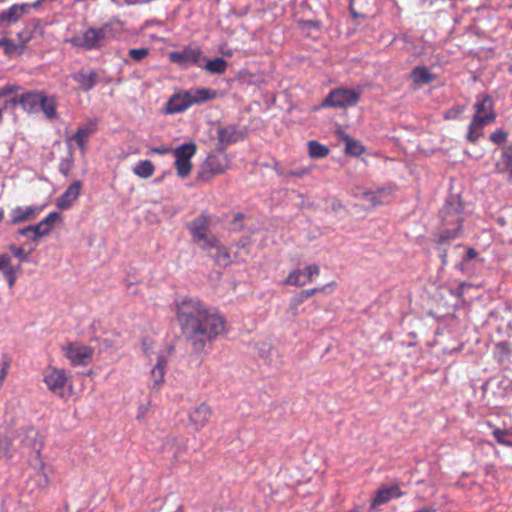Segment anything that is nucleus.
Masks as SVG:
<instances>
[{"label": "nucleus", "instance_id": "nucleus-51", "mask_svg": "<svg viewBox=\"0 0 512 512\" xmlns=\"http://www.w3.org/2000/svg\"><path fill=\"white\" fill-rule=\"evenodd\" d=\"M10 257L6 254H0V270L4 272L6 269H10Z\"/></svg>", "mask_w": 512, "mask_h": 512}, {"label": "nucleus", "instance_id": "nucleus-5", "mask_svg": "<svg viewBox=\"0 0 512 512\" xmlns=\"http://www.w3.org/2000/svg\"><path fill=\"white\" fill-rule=\"evenodd\" d=\"M217 91L212 88H197L174 93L166 102L164 113L167 115L182 113L194 104L215 99Z\"/></svg>", "mask_w": 512, "mask_h": 512}, {"label": "nucleus", "instance_id": "nucleus-20", "mask_svg": "<svg viewBox=\"0 0 512 512\" xmlns=\"http://www.w3.org/2000/svg\"><path fill=\"white\" fill-rule=\"evenodd\" d=\"M492 122L486 121L479 117H472L465 135L466 140L471 144H476L482 137H484V128Z\"/></svg>", "mask_w": 512, "mask_h": 512}, {"label": "nucleus", "instance_id": "nucleus-16", "mask_svg": "<svg viewBox=\"0 0 512 512\" xmlns=\"http://www.w3.org/2000/svg\"><path fill=\"white\" fill-rule=\"evenodd\" d=\"M25 5L13 4L8 9L0 12V31L8 29L16 24L25 15Z\"/></svg>", "mask_w": 512, "mask_h": 512}, {"label": "nucleus", "instance_id": "nucleus-56", "mask_svg": "<svg viewBox=\"0 0 512 512\" xmlns=\"http://www.w3.org/2000/svg\"><path fill=\"white\" fill-rule=\"evenodd\" d=\"M82 187V184L80 181H75L72 183L65 192H78Z\"/></svg>", "mask_w": 512, "mask_h": 512}, {"label": "nucleus", "instance_id": "nucleus-30", "mask_svg": "<svg viewBox=\"0 0 512 512\" xmlns=\"http://www.w3.org/2000/svg\"><path fill=\"white\" fill-rule=\"evenodd\" d=\"M0 46L3 48L4 53L9 57L13 55H22L24 53L23 45H19V43H16L9 38H2Z\"/></svg>", "mask_w": 512, "mask_h": 512}, {"label": "nucleus", "instance_id": "nucleus-1", "mask_svg": "<svg viewBox=\"0 0 512 512\" xmlns=\"http://www.w3.org/2000/svg\"><path fill=\"white\" fill-rule=\"evenodd\" d=\"M175 307L182 334L195 352H202L207 343L225 332L224 316L200 299L184 297L176 302Z\"/></svg>", "mask_w": 512, "mask_h": 512}, {"label": "nucleus", "instance_id": "nucleus-33", "mask_svg": "<svg viewBox=\"0 0 512 512\" xmlns=\"http://www.w3.org/2000/svg\"><path fill=\"white\" fill-rule=\"evenodd\" d=\"M492 435L499 444L512 447V430L493 427Z\"/></svg>", "mask_w": 512, "mask_h": 512}, {"label": "nucleus", "instance_id": "nucleus-22", "mask_svg": "<svg viewBox=\"0 0 512 512\" xmlns=\"http://www.w3.org/2000/svg\"><path fill=\"white\" fill-rule=\"evenodd\" d=\"M211 414V409L207 405L201 404L190 412L189 419L196 429H201L207 424Z\"/></svg>", "mask_w": 512, "mask_h": 512}, {"label": "nucleus", "instance_id": "nucleus-11", "mask_svg": "<svg viewBox=\"0 0 512 512\" xmlns=\"http://www.w3.org/2000/svg\"><path fill=\"white\" fill-rule=\"evenodd\" d=\"M202 59H204V57L199 47L187 46L181 51H172L169 53V60L182 67L199 65Z\"/></svg>", "mask_w": 512, "mask_h": 512}, {"label": "nucleus", "instance_id": "nucleus-36", "mask_svg": "<svg viewBox=\"0 0 512 512\" xmlns=\"http://www.w3.org/2000/svg\"><path fill=\"white\" fill-rule=\"evenodd\" d=\"M365 152V147L360 141L353 139H347L345 143V153L352 156H360Z\"/></svg>", "mask_w": 512, "mask_h": 512}, {"label": "nucleus", "instance_id": "nucleus-37", "mask_svg": "<svg viewBox=\"0 0 512 512\" xmlns=\"http://www.w3.org/2000/svg\"><path fill=\"white\" fill-rule=\"evenodd\" d=\"M175 167L177 170V174L185 178L187 177L192 170V163L190 160L175 158Z\"/></svg>", "mask_w": 512, "mask_h": 512}, {"label": "nucleus", "instance_id": "nucleus-9", "mask_svg": "<svg viewBox=\"0 0 512 512\" xmlns=\"http://www.w3.org/2000/svg\"><path fill=\"white\" fill-rule=\"evenodd\" d=\"M62 351L73 366H86L91 363L94 356L92 347L76 342L63 346Z\"/></svg>", "mask_w": 512, "mask_h": 512}, {"label": "nucleus", "instance_id": "nucleus-53", "mask_svg": "<svg viewBox=\"0 0 512 512\" xmlns=\"http://www.w3.org/2000/svg\"><path fill=\"white\" fill-rule=\"evenodd\" d=\"M46 0H36L35 2L33 3H22L21 5H25L26 6V9H25V15L26 14H29L31 9H37L38 7L41 6V4L43 2H45Z\"/></svg>", "mask_w": 512, "mask_h": 512}, {"label": "nucleus", "instance_id": "nucleus-10", "mask_svg": "<svg viewBox=\"0 0 512 512\" xmlns=\"http://www.w3.org/2000/svg\"><path fill=\"white\" fill-rule=\"evenodd\" d=\"M44 382L50 391L64 397L65 389L68 386V377L64 370L47 368L44 372Z\"/></svg>", "mask_w": 512, "mask_h": 512}, {"label": "nucleus", "instance_id": "nucleus-52", "mask_svg": "<svg viewBox=\"0 0 512 512\" xmlns=\"http://www.w3.org/2000/svg\"><path fill=\"white\" fill-rule=\"evenodd\" d=\"M17 235L26 237L27 239L33 241V232L30 225L17 230Z\"/></svg>", "mask_w": 512, "mask_h": 512}, {"label": "nucleus", "instance_id": "nucleus-27", "mask_svg": "<svg viewBox=\"0 0 512 512\" xmlns=\"http://www.w3.org/2000/svg\"><path fill=\"white\" fill-rule=\"evenodd\" d=\"M58 222H62L61 214L57 211H52L38 223L41 226L42 234L49 236Z\"/></svg>", "mask_w": 512, "mask_h": 512}, {"label": "nucleus", "instance_id": "nucleus-26", "mask_svg": "<svg viewBox=\"0 0 512 512\" xmlns=\"http://www.w3.org/2000/svg\"><path fill=\"white\" fill-rule=\"evenodd\" d=\"M39 110H41L46 118L52 120L57 117V103L53 96H47L43 92V100L39 103Z\"/></svg>", "mask_w": 512, "mask_h": 512}, {"label": "nucleus", "instance_id": "nucleus-49", "mask_svg": "<svg viewBox=\"0 0 512 512\" xmlns=\"http://www.w3.org/2000/svg\"><path fill=\"white\" fill-rule=\"evenodd\" d=\"M30 226L33 232V242H37L40 238L46 237L45 234H42V229L39 223Z\"/></svg>", "mask_w": 512, "mask_h": 512}, {"label": "nucleus", "instance_id": "nucleus-21", "mask_svg": "<svg viewBox=\"0 0 512 512\" xmlns=\"http://www.w3.org/2000/svg\"><path fill=\"white\" fill-rule=\"evenodd\" d=\"M43 100V92L38 90H31L22 93V109L29 113H36L39 111V103Z\"/></svg>", "mask_w": 512, "mask_h": 512}, {"label": "nucleus", "instance_id": "nucleus-45", "mask_svg": "<svg viewBox=\"0 0 512 512\" xmlns=\"http://www.w3.org/2000/svg\"><path fill=\"white\" fill-rule=\"evenodd\" d=\"M20 99H22V93L21 94H14L12 97L10 98H7L5 99L2 103H1V106L4 110L8 109V107L10 105H19L22 107V102L20 101Z\"/></svg>", "mask_w": 512, "mask_h": 512}, {"label": "nucleus", "instance_id": "nucleus-15", "mask_svg": "<svg viewBox=\"0 0 512 512\" xmlns=\"http://www.w3.org/2000/svg\"><path fill=\"white\" fill-rule=\"evenodd\" d=\"M244 137L245 134L235 125L220 127L217 130V140L218 144L221 146V150H224L229 145L242 141Z\"/></svg>", "mask_w": 512, "mask_h": 512}, {"label": "nucleus", "instance_id": "nucleus-31", "mask_svg": "<svg viewBox=\"0 0 512 512\" xmlns=\"http://www.w3.org/2000/svg\"><path fill=\"white\" fill-rule=\"evenodd\" d=\"M227 61L221 57L208 60L205 64V70L210 74H223L227 69Z\"/></svg>", "mask_w": 512, "mask_h": 512}, {"label": "nucleus", "instance_id": "nucleus-8", "mask_svg": "<svg viewBox=\"0 0 512 512\" xmlns=\"http://www.w3.org/2000/svg\"><path fill=\"white\" fill-rule=\"evenodd\" d=\"M360 100V91L347 88H336L329 92L322 103V107L345 109L356 105Z\"/></svg>", "mask_w": 512, "mask_h": 512}, {"label": "nucleus", "instance_id": "nucleus-34", "mask_svg": "<svg viewBox=\"0 0 512 512\" xmlns=\"http://www.w3.org/2000/svg\"><path fill=\"white\" fill-rule=\"evenodd\" d=\"M212 249H216V254L214 255L215 263L219 266H227L231 263L230 253L226 247L222 246L218 241L217 246H213Z\"/></svg>", "mask_w": 512, "mask_h": 512}, {"label": "nucleus", "instance_id": "nucleus-13", "mask_svg": "<svg viewBox=\"0 0 512 512\" xmlns=\"http://www.w3.org/2000/svg\"><path fill=\"white\" fill-rule=\"evenodd\" d=\"M473 110L472 117H479L492 123L496 120L497 114L494 109V102L489 95H477Z\"/></svg>", "mask_w": 512, "mask_h": 512}, {"label": "nucleus", "instance_id": "nucleus-19", "mask_svg": "<svg viewBox=\"0 0 512 512\" xmlns=\"http://www.w3.org/2000/svg\"><path fill=\"white\" fill-rule=\"evenodd\" d=\"M98 123L96 120H90L83 126L79 127L74 136L70 138L74 140L81 151H85L88 139L97 131Z\"/></svg>", "mask_w": 512, "mask_h": 512}, {"label": "nucleus", "instance_id": "nucleus-17", "mask_svg": "<svg viewBox=\"0 0 512 512\" xmlns=\"http://www.w3.org/2000/svg\"><path fill=\"white\" fill-rule=\"evenodd\" d=\"M404 495L398 485H393L390 487L383 486L379 488L374 498L371 501L370 510L375 509L377 506L383 505L389 502L393 498H400Z\"/></svg>", "mask_w": 512, "mask_h": 512}, {"label": "nucleus", "instance_id": "nucleus-59", "mask_svg": "<svg viewBox=\"0 0 512 512\" xmlns=\"http://www.w3.org/2000/svg\"><path fill=\"white\" fill-rule=\"evenodd\" d=\"M465 261H462L461 263L457 264L456 268L462 272L465 271Z\"/></svg>", "mask_w": 512, "mask_h": 512}, {"label": "nucleus", "instance_id": "nucleus-43", "mask_svg": "<svg viewBox=\"0 0 512 512\" xmlns=\"http://www.w3.org/2000/svg\"><path fill=\"white\" fill-rule=\"evenodd\" d=\"M9 250L13 254L14 257L18 258L22 262H26L29 259V253H27L23 248L18 247L16 245H11Z\"/></svg>", "mask_w": 512, "mask_h": 512}, {"label": "nucleus", "instance_id": "nucleus-28", "mask_svg": "<svg viewBox=\"0 0 512 512\" xmlns=\"http://www.w3.org/2000/svg\"><path fill=\"white\" fill-rule=\"evenodd\" d=\"M307 146L309 156L314 159L325 158L330 153V149L326 145L315 140L309 141Z\"/></svg>", "mask_w": 512, "mask_h": 512}, {"label": "nucleus", "instance_id": "nucleus-2", "mask_svg": "<svg viewBox=\"0 0 512 512\" xmlns=\"http://www.w3.org/2000/svg\"><path fill=\"white\" fill-rule=\"evenodd\" d=\"M14 449L23 457H30L29 462L37 469L38 486L45 488L49 477L44 472L45 463L41 459L43 441L39 432L32 426H25L13 432Z\"/></svg>", "mask_w": 512, "mask_h": 512}, {"label": "nucleus", "instance_id": "nucleus-47", "mask_svg": "<svg viewBox=\"0 0 512 512\" xmlns=\"http://www.w3.org/2000/svg\"><path fill=\"white\" fill-rule=\"evenodd\" d=\"M8 369H9V361L8 360H3L2 362H0V389L2 388L4 382H5V379L8 375Z\"/></svg>", "mask_w": 512, "mask_h": 512}, {"label": "nucleus", "instance_id": "nucleus-63", "mask_svg": "<svg viewBox=\"0 0 512 512\" xmlns=\"http://www.w3.org/2000/svg\"><path fill=\"white\" fill-rule=\"evenodd\" d=\"M4 217V210L2 208H0V221L3 219Z\"/></svg>", "mask_w": 512, "mask_h": 512}, {"label": "nucleus", "instance_id": "nucleus-23", "mask_svg": "<svg viewBox=\"0 0 512 512\" xmlns=\"http://www.w3.org/2000/svg\"><path fill=\"white\" fill-rule=\"evenodd\" d=\"M496 169L499 172H509L512 180V143L502 149L501 157L496 162Z\"/></svg>", "mask_w": 512, "mask_h": 512}, {"label": "nucleus", "instance_id": "nucleus-6", "mask_svg": "<svg viewBox=\"0 0 512 512\" xmlns=\"http://www.w3.org/2000/svg\"><path fill=\"white\" fill-rule=\"evenodd\" d=\"M230 165V160L223 150L210 154L202 163L197 175L200 182H209L215 176L224 173Z\"/></svg>", "mask_w": 512, "mask_h": 512}, {"label": "nucleus", "instance_id": "nucleus-54", "mask_svg": "<svg viewBox=\"0 0 512 512\" xmlns=\"http://www.w3.org/2000/svg\"><path fill=\"white\" fill-rule=\"evenodd\" d=\"M335 133L337 137L344 143L347 142V139L351 138L343 129H337Z\"/></svg>", "mask_w": 512, "mask_h": 512}, {"label": "nucleus", "instance_id": "nucleus-29", "mask_svg": "<svg viewBox=\"0 0 512 512\" xmlns=\"http://www.w3.org/2000/svg\"><path fill=\"white\" fill-rule=\"evenodd\" d=\"M197 147L195 143L189 142L184 143L178 146L173 150V154L175 158H181L186 160H191V158L196 154Z\"/></svg>", "mask_w": 512, "mask_h": 512}, {"label": "nucleus", "instance_id": "nucleus-4", "mask_svg": "<svg viewBox=\"0 0 512 512\" xmlns=\"http://www.w3.org/2000/svg\"><path fill=\"white\" fill-rule=\"evenodd\" d=\"M115 38L113 25L104 23L100 26H90L67 40L73 47L84 51L103 50Z\"/></svg>", "mask_w": 512, "mask_h": 512}, {"label": "nucleus", "instance_id": "nucleus-50", "mask_svg": "<svg viewBox=\"0 0 512 512\" xmlns=\"http://www.w3.org/2000/svg\"><path fill=\"white\" fill-rule=\"evenodd\" d=\"M172 151L170 147L167 146H160V147H153L150 148L148 151V154H159V155H165Z\"/></svg>", "mask_w": 512, "mask_h": 512}, {"label": "nucleus", "instance_id": "nucleus-3", "mask_svg": "<svg viewBox=\"0 0 512 512\" xmlns=\"http://www.w3.org/2000/svg\"><path fill=\"white\" fill-rule=\"evenodd\" d=\"M470 212V204L462 199L461 194H448L440 210L439 242L444 243L461 236L462 223Z\"/></svg>", "mask_w": 512, "mask_h": 512}, {"label": "nucleus", "instance_id": "nucleus-41", "mask_svg": "<svg viewBox=\"0 0 512 512\" xmlns=\"http://www.w3.org/2000/svg\"><path fill=\"white\" fill-rule=\"evenodd\" d=\"M128 54L132 60L139 62L148 56L149 50L147 48L130 49Z\"/></svg>", "mask_w": 512, "mask_h": 512}, {"label": "nucleus", "instance_id": "nucleus-35", "mask_svg": "<svg viewBox=\"0 0 512 512\" xmlns=\"http://www.w3.org/2000/svg\"><path fill=\"white\" fill-rule=\"evenodd\" d=\"M284 284L291 286H304L307 284L304 270L295 269L291 271L285 279Z\"/></svg>", "mask_w": 512, "mask_h": 512}, {"label": "nucleus", "instance_id": "nucleus-12", "mask_svg": "<svg viewBox=\"0 0 512 512\" xmlns=\"http://www.w3.org/2000/svg\"><path fill=\"white\" fill-rule=\"evenodd\" d=\"M43 205L17 206L9 212V221L11 225L21 224L35 220L43 211Z\"/></svg>", "mask_w": 512, "mask_h": 512}, {"label": "nucleus", "instance_id": "nucleus-61", "mask_svg": "<svg viewBox=\"0 0 512 512\" xmlns=\"http://www.w3.org/2000/svg\"><path fill=\"white\" fill-rule=\"evenodd\" d=\"M3 112H4V109L2 108V106H0V123H2L3 119H4Z\"/></svg>", "mask_w": 512, "mask_h": 512}, {"label": "nucleus", "instance_id": "nucleus-7", "mask_svg": "<svg viewBox=\"0 0 512 512\" xmlns=\"http://www.w3.org/2000/svg\"><path fill=\"white\" fill-rule=\"evenodd\" d=\"M209 218L202 215L188 224L193 241L203 250L218 245V239L209 232Z\"/></svg>", "mask_w": 512, "mask_h": 512}, {"label": "nucleus", "instance_id": "nucleus-46", "mask_svg": "<svg viewBox=\"0 0 512 512\" xmlns=\"http://www.w3.org/2000/svg\"><path fill=\"white\" fill-rule=\"evenodd\" d=\"M19 45H23V50L26 48V44L31 40L32 34L28 28L23 29L17 33Z\"/></svg>", "mask_w": 512, "mask_h": 512}, {"label": "nucleus", "instance_id": "nucleus-62", "mask_svg": "<svg viewBox=\"0 0 512 512\" xmlns=\"http://www.w3.org/2000/svg\"><path fill=\"white\" fill-rule=\"evenodd\" d=\"M446 257H447V254H446V252L444 251V252L441 254V258H442V262H443V264H446Z\"/></svg>", "mask_w": 512, "mask_h": 512}, {"label": "nucleus", "instance_id": "nucleus-57", "mask_svg": "<svg viewBox=\"0 0 512 512\" xmlns=\"http://www.w3.org/2000/svg\"><path fill=\"white\" fill-rule=\"evenodd\" d=\"M175 439L173 437H167L162 446V450H167L174 443Z\"/></svg>", "mask_w": 512, "mask_h": 512}, {"label": "nucleus", "instance_id": "nucleus-32", "mask_svg": "<svg viewBox=\"0 0 512 512\" xmlns=\"http://www.w3.org/2000/svg\"><path fill=\"white\" fill-rule=\"evenodd\" d=\"M155 167L150 160H141L133 168V172L141 178H149L153 175Z\"/></svg>", "mask_w": 512, "mask_h": 512}, {"label": "nucleus", "instance_id": "nucleus-48", "mask_svg": "<svg viewBox=\"0 0 512 512\" xmlns=\"http://www.w3.org/2000/svg\"><path fill=\"white\" fill-rule=\"evenodd\" d=\"M5 279L7 280L8 286L12 288L16 282L15 269L11 267L3 272Z\"/></svg>", "mask_w": 512, "mask_h": 512}, {"label": "nucleus", "instance_id": "nucleus-38", "mask_svg": "<svg viewBox=\"0 0 512 512\" xmlns=\"http://www.w3.org/2000/svg\"><path fill=\"white\" fill-rule=\"evenodd\" d=\"M78 195L79 194H62L56 200L57 208H59L60 210L69 209L76 202Z\"/></svg>", "mask_w": 512, "mask_h": 512}, {"label": "nucleus", "instance_id": "nucleus-55", "mask_svg": "<svg viewBox=\"0 0 512 512\" xmlns=\"http://www.w3.org/2000/svg\"><path fill=\"white\" fill-rule=\"evenodd\" d=\"M477 256V251L474 248H468L466 255L463 257V261H468Z\"/></svg>", "mask_w": 512, "mask_h": 512}, {"label": "nucleus", "instance_id": "nucleus-42", "mask_svg": "<svg viewBox=\"0 0 512 512\" xmlns=\"http://www.w3.org/2000/svg\"><path fill=\"white\" fill-rule=\"evenodd\" d=\"M463 112L464 106L456 105L445 112L444 118L447 120H454L457 119Z\"/></svg>", "mask_w": 512, "mask_h": 512}, {"label": "nucleus", "instance_id": "nucleus-24", "mask_svg": "<svg viewBox=\"0 0 512 512\" xmlns=\"http://www.w3.org/2000/svg\"><path fill=\"white\" fill-rule=\"evenodd\" d=\"M14 440H13V431L0 433V456L11 458L13 456V453L15 452L14 449Z\"/></svg>", "mask_w": 512, "mask_h": 512}, {"label": "nucleus", "instance_id": "nucleus-25", "mask_svg": "<svg viewBox=\"0 0 512 512\" xmlns=\"http://www.w3.org/2000/svg\"><path fill=\"white\" fill-rule=\"evenodd\" d=\"M410 77L416 84H429L435 80V76L425 66L414 67Z\"/></svg>", "mask_w": 512, "mask_h": 512}, {"label": "nucleus", "instance_id": "nucleus-58", "mask_svg": "<svg viewBox=\"0 0 512 512\" xmlns=\"http://www.w3.org/2000/svg\"><path fill=\"white\" fill-rule=\"evenodd\" d=\"M290 311L293 316L298 315V306L295 305L294 298L292 299V302L290 305Z\"/></svg>", "mask_w": 512, "mask_h": 512}, {"label": "nucleus", "instance_id": "nucleus-60", "mask_svg": "<svg viewBox=\"0 0 512 512\" xmlns=\"http://www.w3.org/2000/svg\"><path fill=\"white\" fill-rule=\"evenodd\" d=\"M435 510L433 508H421L418 510H415L414 512H434Z\"/></svg>", "mask_w": 512, "mask_h": 512}, {"label": "nucleus", "instance_id": "nucleus-14", "mask_svg": "<svg viewBox=\"0 0 512 512\" xmlns=\"http://www.w3.org/2000/svg\"><path fill=\"white\" fill-rule=\"evenodd\" d=\"M171 352L172 348L157 355L156 363L150 371L154 389H159V387L164 383L166 367Z\"/></svg>", "mask_w": 512, "mask_h": 512}, {"label": "nucleus", "instance_id": "nucleus-39", "mask_svg": "<svg viewBox=\"0 0 512 512\" xmlns=\"http://www.w3.org/2000/svg\"><path fill=\"white\" fill-rule=\"evenodd\" d=\"M330 285H328L329 287ZM327 289V286H323L321 288H311V289H306V290H302L299 295H297L296 297H294V302H295V305L296 306H299L305 299L313 296L314 294H316L317 292H324L326 291Z\"/></svg>", "mask_w": 512, "mask_h": 512}, {"label": "nucleus", "instance_id": "nucleus-18", "mask_svg": "<svg viewBox=\"0 0 512 512\" xmlns=\"http://www.w3.org/2000/svg\"><path fill=\"white\" fill-rule=\"evenodd\" d=\"M71 78L85 92L92 90L99 82V75L97 71L94 69H91L89 71H77L71 74Z\"/></svg>", "mask_w": 512, "mask_h": 512}, {"label": "nucleus", "instance_id": "nucleus-44", "mask_svg": "<svg viewBox=\"0 0 512 512\" xmlns=\"http://www.w3.org/2000/svg\"><path fill=\"white\" fill-rule=\"evenodd\" d=\"M304 272L306 274L307 283L312 282L315 277H317L320 273L319 266L316 264L308 265Z\"/></svg>", "mask_w": 512, "mask_h": 512}, {"label": "nucleus", "instance_id": "nucleus-64", "mask_svg": "<svg viewBox=\"0 0 512 512\" xmlns=\"http://www.w3.org/2000/svg\"><path fill=\"white\" fill-rule=\"evenodd\" d=\"M368 194L362 193L360 196H367ZM356 196H359V194H356Z\"/></svg>", "mask_w": 512, "mask_h": 512}, {"label": "nucleus", "instance_id": "nucleus-40", "mask_svg": "<svg viewBox=\"0 0 512 512\" xmlns=\"http://www.w3.org/2000/svg\"><path fill=\"white\" fill-rule=\"evenodd\" d=\"M508 136H509V134L505 130H503V129H496L489 136V140L493 144L502 145V144H505L507 142Z\"/></svg>", "mask_w": 512, "mask_h": 512}]
</instances>
